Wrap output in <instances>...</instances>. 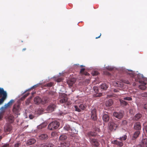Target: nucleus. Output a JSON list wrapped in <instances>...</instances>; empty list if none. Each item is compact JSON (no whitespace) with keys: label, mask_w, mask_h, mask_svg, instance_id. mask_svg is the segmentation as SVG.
<instances>
[{"label":"nucleus","mask_w":147,"mask_h":147,"mask_svg":"<svg viewBox=\"0 0 147 147\" xmlns=\"http://www.w3.org/2000/svg\"><path fill=\"white\" fill-rule=\"evenodd\" d=\"M59 122L57 121H54L50 123L48 125V128L50 130L57 129L59 126Z\"/></svg>","instance_id":"obj_1"},{"label":"nucleus","mask_w":147,"mask_h":147,"mask_svg":"<svg viewBox=\"0 0 147 147\" xmlns=\"http://www.w3.org/2000/svg\"><path fill=\"white\" fill-rule=\"evenodd\" d=\"M121 82L117 81L115 82L114 83V85L116 86L121 88L123 86V83L127 84H130V82L127 80L121 79Z\"/></svg>","instance_id":"obj_2"},{"label":"nucleus","mask_w":147,"mask_h":147,"mask_svg":"<svg viewBox=\"0 0 147 147\" xmlns=\"http://www.w3.org/2000/svg\"><path fill=\"white\" fill-rule=\"evenodd\" d=\"M6 96V92L4 91L3 88H0V104L3 103Z\"/></svg>","instance_id":"obj_3"},{"label":"nucleus","mask_w":147,"mask_h":147,"mask_svg":"<svg viewBox=\"0 0 147 147\" xmlns=\"http://www.w3.org/2000/svg\"><path fill=\"white\" fill-rule=\"evenodd\" d=\"M93 89L94 91L93 94V96L94 97H100L102 95V93L99 92L98 87L94 86Z\"/></svg>","instance_id":"obj_4"},{"label":"nucleus","mask_w":147,"mask_h":147,"mask_svg":"<svg viewBox=\"0 0 147 147\" xmlns=\"http://www.w3.org/2000/svg\"><path fill=\"white\" fill-rule=\"evenodd\" d=\"M14 100H11L8 103L5 104L3 107L1 108L0 110L2 111H5V110L11 106L12 103L14 102Z\"/></svg>","instance_id":"obj_5"},{"label":"nucleus","mask_w":147,"mask_h":147,"mask_svg":"<svg viewBox=\"0 0 147 147\" xmlns=\"http://www.w3.org/2000/svg\"><path fill=\"white\" fill-rule=\"evenodd\" d=\"M90 141L93 146L98 147L99 145V143L98 140L95 139H90Z\"/></svg>","instance_id":"obj_6"},{"label":"nucleus","mask_w":147,"mask_h":147,"mask_svg":"<svg viewBox=\"0 0 147 147\" xmlns=\"http://www.w3.org/2000/svg\"><path fill=\"white\" fill-rule=\"evenodd\" d=\"M109 129L111 131L115 130L117 127V125L113 122H111L109 123Z\"/></svg>","instance_id":"obj_7"},{"label":"nucleus","mask_w":147,"mask_h":147,"mask_svg":"<svg viewBox=\"0 0 147 147\" xmlns=\"http://www.w3.org/2000/svg\"><path fill=\"white\" fill-rule=\"evenodd\" d=\"M91 118L94 121L96 120L97 116L96 109L94 108L92 109L91 111Z\"/></svg>","instance_id":"obj_8"},{"label":"nucleus","mask_w":147,"mask_h":147,"mask_svg":"<svg viewBox=\"0 0 147 147\" xmlns=\"http://www.w3.org/2000/svg\"><path fill=\"white\" fill-rule=\"evenodd\" d=\"M113 115L115 117L118 119H121L123 117L124 114L123 112H114Z\"/></svg>","instance_id":"obj_9"},{"label":"nucleus","mask_w":147,"mask_h":147,"mask_svg":"<svg viewBox=\"0 0 147 147\" xmlns=\"http://www.w3.org/2000/svg\"><path fill=\"white\" fill-rule=\"evenodd\" d=\"M79 108L76 105L74 106L76 111L78 112H80L81 111V109L84 110L86 109V106L83 104H81L79 106Z\"/></svg>","instance_id":"obj_10"},{"label":"nucleus","mask_w":147,"mask_h":147,"mask_svg":"<svg viewBox=\"0 0 147 147\" xmlns=\"http://www.w3.org/2000/svg\"><path fill=\"white\" fill-rule=\"evenodd\" d=\"M27 124V123L26 121L24 122L21 124V125H20V127L22 129H20V131H22L28 127V125Z\"/></svg>","instance_id":"obj_11"},{"label":"nucleus","mask_w":147,"mask_h":147,"mask_svg":"<svg viewBox=\"0 0 147 147\" xmlns=\"http://www.w3.org/2000/svg\"><path fill=\"white\" fill-rule=\"evenodd\" d=\"M34 103L36 104H42V99L39 96L35 97L34 99Z\"/></svg>","instance_id":"obj_12"},{"label":"nucleus","mask_w":147,"mask_h":147,"mask_svg":"<svg viewBox=\"0 0 147 147\" xmlns=\"http://www.w3.org/2000/svg\"><path fill=\"white\" fill-rule=\"evenodd\" d=\"M134 128L136 130H139L141 129V126L140 123L139 122H137L135 123Z\"/></svg>","instance_id":"obj_13"},{"label":"nucleus","mask_w":147,"mask_h":147,"mask_svg":"<svg viewBox=\"0 0 147 147\" xmlns=\"http://www.w3.org/2000/svg\"><path fill=\"white\" fill-rule=\"evenodd\" d=\"M55 107V105L54 104H51L48 106L47 110L49 112H51L54 111Z\"/></svg>","instance_id":"obj_14"},{"label":"nucleus","mask_w":147,"mask_h":147,"mask_svg":"<svg viewBox=\"0 0 147 147\" xmlns=\"http://www.w3.org/2000/svg\"><path fill=\"white\" fill-rule=\"evenodd\" d=\"M112 144L117 145L119 147L123 146V144L122 141H119L117 140L112 141L111 142Z\"/></svg>","instance_id":"obj_15"},{"label":"nucleus","mask_w":147,"mask_h":147,"mask_svg":"<svg viewBox=\"0 0 147 147\" xmlns=\"http://www.w3.org/2000/svg\"><path fill=\"white\" fill-rule=\"evenodd\" d=\"M13 112L16 114H18V104H15L13 106Z\"/></svg>","instance_id":"obj_16"},{"label":"nucleus","mask_w":147,"mask_h":147,"mask_svg":"<svg viewBox=\"0 0 147 147\" xmlns=\"http://www.w3.org/2000/svg\"><path fill=\"white\" fill-rule=\"evenodd\" d=\"M36 141V140L34 138L29 139L27 141L26 144L27 146H30L34 144Z\"/></svg>","instance_id":"obj_17"},{"label":"nucleus","mask_w":147,"mask_h":147,"mask_svg":"<svg viewBox=\"0 0 147 147\" xmlns=\"http://www.w3.org/2000/svg\"><path fill=\"white\" fill-rule=\"evenodd\" d=\"M102 119L104 121L108 122L109 119V117L108 114H104L102 117Z\"/></svg>","instance_id":"obj_18"},{"label":"nucleus","mask_w":147,"mask_h":147,"mask_svg":"<svg viewBox=\"0 0 147 147\" xmlns=\"http://www.w3.org/2000/svg\"><path fill=\"white\" fill-rule=\"evenodd\" d=\"M50 100V99L48 96L45 97L42 99V104L45 105Z\"/></svg>","instance_id":"obj_19"},{"label":"nucleus","mask_w":147,"mask_h":147,"mask_svg":"<svg viewBox=\"0 0 147 147\" xmlns=\"http://www.w3.org/2000/svg\"><path fill=\"white\" fill-rule=\"evenodd\" d=\"M39 138L40 139L42 140H46L48 138V136L47 134H40L39 136Z\"/></svg>","instance_id":"obj_20"},{"label":"nucleus","mask_w":147,"mask_h":147,"mask_svg":"<svg viewBox=\"0 0 147 147\" xmlns=\"http://www.w3.org/2000/svg\"><path fill=\"white\" fill-rule=\"evenodd\" d=\"M70 146L69 142L67 141L61 143V147H69Z\"/></svg>","instance_id":"obj_21"},{"label":"nucleus","mask_w":147,"mask_h":147,"mask_svg":"<svg viewBox=\"0 0 147 147\" xmlns=\"http://www.w3.org/2000/svg\"><path fill=\"white\" fill-rule=\"evenodd\" d=\"M141 147H147V138L143 139L141 145Z\"/></svg>","instance_id":"obj_22"},{"label":"nucleus","mask_w":147,"mask_h":147,"mask_svg":"<svg viewBox=\"0 0 147 147\" xmlns=\"http://www.w3.org/2000/svg\"><path fill=\"white\" fill-rule=\"evenodd\" d=\"M75 81L76 80L74 78H73L68 80L67 83L69 86H72L75 83Z\"/></svg>","instance_id":"obj_23"},{"label":"nucleus","mask_w":147,"mask_h":147,"mask_svg":"<svg viewBox=\"0 0 147 147\" xmlns=\"http://www.w3.org/2000/svg\"><path fill=\"white\" fill-rule=\"evenodd\" d=\"M113 103V101L112 99H109L105 103L106 106L107 107H110Z\"/></svg>","instance_id":"obj_24"},{"label":"nucleus","mask_w":147,"mask_h":147,"mask_svg":"<svg viewBox=\"0 0 147 147\" xmlns=\"http://www.w3.org/2000/svg\"><path fill=\"white\" fill-rule=\"evenodd\" d=\"M67 98L66 96H63L62 98L60 100L61 103H66L67 101Z\"/></svg>","instance_id":"obj_25"},{"label":"nucleus","mask_w":147,"mask_h":147,"mask_svg":"<svg viewBox=\"0 0 147 147\" xmlns=\"http://www.w3.org/2000/svg\"><path fill=\"white\" fill-rule=\"evenodd\" d=\"M142 116V114L140 113L137 114L133 117V119L134 120L137 121Z\"/></svg>","instance_id":"obj_26"},{"label":"nucleus","mask_w":147,"mask_h":147,"mask_svg":"<svg viewBox=\"0 0 147 147\" xmlns=\"http://www.w3.org/2000/svg\"><path fill=\"white\" fill-rule=\"evenodd\" d=\"M140 134V132L139 131H136L134 134L132 139L134 140L136 138L139 136Z\"/></svg>","instance_id":"obj_27"},{"label":"nucleus","mask_w":147,"mask_h":147,"mask_svg":"<svg viewBox=\"0 0 147 147\" xmlns=\"http://www.w3.org/2000/svg\"><path fill=\"white\" fill-rule=\"evenodd\" d=\"M53 144L51 143L44 144L41 145V147H53Z\"/></svg>","instance_id":"obj_28"},{"label":"nucleus","mask_w":147,"mask_h":147,"mask_svg":"<svg viewBox=\"0 0 147 147\" xmlns=\"http://www.w3.org/2000/svg\"><path fill=\"white\" fill-rule=\"evenodd\" d=\"M87 135L89 138H90L95 136L96 135V134L93 132L90 131L87 133Z\"/></svg>","instance_id":"obj_29"},{"label":"nucleus","mask_w":147,"mask_h":147,"mask_svg":"<svg viewBox=\"0 0 147 147\" xmlns=\"http://www.w3.org/2000/svg\"><path fill=\"white\" fill-rule=\"evenodd\" d=\"M67 138L66 136L65 135H61L59 138V140L60 141H63L66 140Z\"/></svg>","instance_id":"obj_30"},{"label":"nucleus","mask_w":147,"mask_h":147,"mask_svg":"<svg viewBox=\"0 0 147 147\" xmlns=\"http://www.w3.org/2000/svg\"><path fill=\"white\" fill-rule=\"evenodd\" d=\"M100 88L101 89L105 90L108 88L107 85L105 83L102 84L100 86Z\"/></svg>","instance_id":"obj_31"},{"label":"nucleus","mask_w":147,"mask_h":147,"mask_svg":"<svg viewBox=\"0 0 147 147\" xmlns=\"http://www.w3.org/2000/svg\"><path fill=\"white\" fill-rule=\"evenodd\" d=\"M46 125L45 123H42L38 125L37 127L38 129H40L42 128L45 127Z\"/></svg>","instance_id":"obj_32"},{"label":"nucleus","mask_w":147,"mask_h":147,"mask_svg":"<svg viewBox=\"0 0 147 147\" xmlns=\"http://www.w3.org/2000/svg\"><path fill=\"white\" fill-rule=\"evenodd\" d=\"M146 84V83L144 82L143 85H140L139 86V88L140 89L142 90H144L146 89V86H145Z\"/></svg>","instance_id":"obj_33"},{"label":"nucleus","mask_w":147,"mask_h":147,"mask_svg":"<svg viewBox=\"0 0 147 147\" xmlns=\"http://www.w3.org/2000/svg\"><path fill=\"white\" fill-rule=\"evenodd\" d=\"M127 138V136L126 135H124L123 136L120 137L119 138H117L118 139H119L121 140V141L122 140H125Z\"/></svg>","instance_id":"obj_34"},{"label":"nucleus","mask_w":147,"mask_h":147,"mask_svg":"<svg viewBox=\"0 0 147 147\" xmlns=\"http://www.w3.org/2000/svg\"><path fill=\"white\" fill-rule=\"evenodd\" d=\"M128 74L132 77H133L135 75V73L131 71H129V72Z\"/></svg>","instance_id":"obj_35"},{"label":"nucleus","mask_w":147,"mask_h":147,"mask_svg":"<svg viewBox=\"0 0 147 147\" xmlns=\"http://www.w3.org/2000/svg\"><path fill=\"white\" fill-rule=\"evenodd\" d=\"M53 83L52 82H50L46 84L45 85V86L49 87H51L53 85Z\"/></svg>","instance_id":"obj_36"},{"label":"nucleus","mask_w":147,"mask_h":147,"mask_svg":"<svg viewBox=\"0 0 147 147\" xmlns=\"http://www.w3.org/2000/svg\"><path fill=\"white\" fill-rule=\"evenodd\" d=\"M29 94V93H27L24 94L23 96L21 98V100H23Z\"/></svg>","instance_id":"obj_37"},{"label":"nucleus","mask_w":147,"mask_h":147,"mask_svg":"<svg viewBox=\"0 0 147 147\" xmlns=\"http://www.w3.org/2000/svg\"><path fill=\"white\" fill-rule=\"evenodd\" d=\"M120 103L122 105H124V106H126L127 104V103L126 101L123 100H120Z\"/></svg>","instance_id":"obj_38"},{"label":"nucleus","mask_w":147,"mask_h":147,"mask_svg":"<svg viewBox=\"0 0 147 147\" xmlns=\"http://www.w3.org/2000/svg\"><path fill=\"white\" fill-rule=\"evenodd\" d=\"M64 130L67 131H69L70 129V127L69 125H67L64 127Z\"/></svg>","instance_id":"obj_39"},{"label":"nucleus","mask_w":147,"mask_h":147,"mask_svg":"<svg viewBox=\"0 0 147 147\" xmlns=\"http://www.w3.org/2000/svg\"><path fill=\"white\" fill-rule=\"evenodd\" d=\"M92 75L93 76H96V75H98L99 74L98 71H93L92 72Z\"/></svg>","instance_id":"obj_40"},{"label":"nucleus","mask_w":147,"mask_h":147,"mask_svg":"<svg viewBox=\"0 0 147 147\" xmlns=\"http://www.w3.org/2000/svg\"><path fill=\"white\" fill-rule=\"evenodd\" d=\"M132 98L131 97H125L123 98L124 100H131Z\"/></svg>","instance_id":"obj_41"},{"label":"nucleus","mask_w":147,"mask_h":147,"mask_svg":"<svg viewBox=\"0 0 147 147\" xmlns=\"http://www.w3.org/2000/svg\"><path fill=\"white\" fill-rule=\"evenodd\" d=\"M106 68L107 69L110 70V71H112V70L113 68V67H111L110 66H107L106 67Z\"/></svg>","instance_id":"obj_42"},{"label":"nucleus","mask_w":147,"mask_h":147,"mask_svg":"<svg viewBox=\"0 0 147 147\" xmlns=\"http://www.w3.org/2000/svg\"><path fill=\"white\" fill-rule=\"evenodd\" d=\"M127 122L126 120H123L122 122V124L123 125H126L127 124Z\"/></svg>","instance_id":"obj_43"},{"label":"nucleus","mask_w":147,"mask_h":147,"mask_svg":"<svg viewBox=\"0 0 147 147\" xmlns=\"http://www.w3.org/2000/svg\"><path fill=\"white\" fill-rule=\"evenodd\" d=\"M41 84L40 83H39V84H38L36 85H34V86H33L31 88V89H34V88H36L37 87H38Z\"/></svg>","instance_id":"obj_44"},{"label":"nucleus","mask_w":147,"mask_h":147,"mask_svg":"<svg viewBox=\"0 0 147 147\" xmlns=\"http://www.w3.org/2000/svg\"><path fill=\"white\" fill-rule=\"evenodd\" d=\"M142 96L143 97H147V92H144L142 94Z\"/></svg>","instance_id":"obj_45"},{"label":"nucleus","mask_w":147,"mask_h":147,"mask_svg":"<svg viewBox=\"0 0 147 147\" xmlns=\"http://www.w3.org/2000/svg\"><path fill=\"white\" fill-rule=\"evenodd\" d=\"M85 70L84 68H82L80 70V73L81 74H84Z\"/></svg>","instance_id":"obj_46"},{"label":"nucleus","mask_w":147,"mask_h":147,"mask_svg":"<svg viewBox=\"0 0 147 147\" xmlns=\"http://www.w3.org/2000/svg\"><path fill=\"white\" fill-rule=\"evenodd\" d=\"M62 79L60 78H57L56 79V81L57 82H60L62 81Z\"/></svg>","instance_id":"obj_47"},{"label":"nucleus","mask_w":147,"mask_h":147,"mask_svg":"<svg viewBox=\"0 0 147 147\" xmlns=\"http://www.w3.org/2000/svg\"><path fill=\"white\" fill-rule=\"evenodd\" d=\"M5 130H6L7 131H10V129L9 127H8L7 128H6V126H5Z\"/></svg>","instance_id":"obj_48"},{"label":"nucleus","mask_w":147,"mask_h":147,"mask_svg":"<svg viewBox=\"0 0 147 147\" xmlns=\"http://www.w3.org/2000/svg\"><path fill=\"white\" fill-rule=\"evenodd\" d=\"M34 117V116L32 115H30L29 116V118L30 119H32Z\"/></svg>","instance_id":"obj_49"},{"label":"nucleus","mask_w":147,"mask_h":147,"mask_svg":"<svg viewBox=\"0 0 147 147\" xmlns=\"http://www.w3.org/2000/svg\"><path fill=\"white\" fill-rule=\"evenodd\" d=\"M49 95H51L53 96V95L54 92H52V91H50L49 92Z\"/></svg>","instance_id":"obj_50"},{"label":"nucleus","mask_w":147,"mask_h":147,"mask_svg":"<svg viewBox=\"0 0 147 147\" xmlns=\"http://www.w3.org/2000/svg\"><path fill=\"white\" fill-rule=\"evenodd\" d=\"M144 107L145 109L147 110V103L145 104L144 105Z\"/></svg>","instance_id":"obj_51"},{"label":"nucleus","mask_w":147,"mask_h":147,"mask_svg":"<svg viewBox=\"0 0 147 147\" xmlns=\"http://www.w3.org/2000/svg\"><path fill=\"white\" fill-rule=\"evenodd\" d=\"M119 89H115L113 90V91L115 92H119Z\"/></svg>","instance_id":"obj_52"},{"label":"nucleus","mask_w":147,"mask_h":147,"mask_svg":"<svg viewBox=\"0 0 147 147\" xmlns=\"http://www.w3.org/2000/svg\"><path fill=\"white\" fill-rule=\"evenodd\" d=\"M8 146H9V144H4L3 146V147H8Z\"/></svg>","instance_id":"obj_53"},{"label":"nucleus","mask_w":147,"mask_h":147,"mask_svg":"<svg viewBox=\"0 0 147 147\" xmlns=\"http://www.w3.org/2000/svg\"><path fill=\"white\" fill-rule=\"evenodd\" d=\"M55 133L54 132H52L51 133V136L53 137H54L55 136Z\"/></svg>","instance_id":"obj_54"},{"label":"nucleus","mask_w":147,"mask_h":147,"mask_svg":"<svg viewBox=\"0 0 147 147\" xmlns=\"http://www.w3.org/2000/svg\"><path fill=\"white\" fill-rule=\"evenodd\" d=\"M82 102V100H81L80 102ZM76 103H80V102L79 101V100H77L76 101Z\"/></svg>","instance_id":"obj_55"},{"label":"nucleus","mask_w":147,"mask_h":147,"mask_svg":"<svg viewBox=\"0 0 147 147\" xmlns=\"http://www.w3.org/2000/svg\"><path fill=\"white\" fill-rule=\"evenodd\" d=\"M9 122L11 123L13 121V119H9Z\"/></svg>","instance_id":"obj_56"},{"label":"nucleus","mask_w":147,"mask_h":147,"mask_svg":"<svg viewBox=\"0 0 147 147\" xmlns=\"http://www.w3.org/2000/svg\"><path fill=\"white\" fill-rule=\"evenodd\" d=\"M65 104H67V105H70L71 104V103H70V102H68L67 101L66 103H65Z\"/></svg>","instance_id":"obj_57"},{"label":"nucleus","mask_w":147,"mask_h":147,"mask_svg":"<svg viewBox=\"0 0 147 147\" xmlns=\"http://www.w3.org/2000/svg\"><path fill=\"white\" fill-rule=\"evenodd\" d=\"M145 130H146V132L147 133V125L145 126Z\"/></svg>","instance_id":"obj_58"},{"label":"nucleus","mask_w":147,"mask_h":147,"mask_svg":"<svg viewBox=\"0 0 147 147\" xmlns=\"http://www.w3.org/2000/svg\"><path fill=\"white\" fill-rule=\"evenodd\" d=\"M101 33H100V35L98 36L97 37H96V39H97L98 38H99L100 37V36H101Z\"/></svg>","instance_id":"obj_59"},{"label":"nucleus","mask_w":147,"mask_h":147,"mask_svg":"<svg viewBox=\"0 0 147 147\" xmlns=\"http://www.w3.org/2000/svg\"><path fill=\"white\" fill-rule=\"evenodd\" d=\"M18 144H15L14 147H18Z\"/></svg>","instance_id":"obj_60"},{"label":"nucleus","mask_w":147,"mask_h":147,"mask_svg":"<svg viewBox=\"0 0 147 147\" xmlns=\"http://www.w3.org/2000/svg\"><path fill=\"white\" fill-rule=\"evenodd\" d=\"M26 50V48H24L22 49V51H24Z\"/></svg>","instance_id":"obj_61"},{"label":"nucleus","mask_w":147,"mask_h":147,"mask_svg":"<svg viewBox=\"0 0 147 147\" xmlns=\"http://www.w3.org/2000/svg\"><path fill=\"white\" fill-rule=\"evenodd\" d=\"M84 67V66L83 65H81V66H80L81 67Z\"/></svg>","instance_id":"obj_62"},{"label":"nucleus","mask_w":147,"mask_h":147,"mask_svg":"<svg viewBox=\"0 0 147 147\" xmlns=\"http://www.w3.org/2000/svg\"><path fill=\"white\" fill-rule=\"evenodd\" d=\"M27 100L28 102V103L29 102V100Z\"/></svg>","instance_id":"obj_63"},{"label":"nucleus","mask_w":147,"mask_h":147,"mask_svg":"<svg viewBox=\"0 0 147 147\" xmlns=\"http://www.w3.org/2000/svg\"><path fill=\"white\" fill-rule=\"evenodd\" d=\"M2 138V137L1 136H0V140Z\"/></svg>","instance_id":"obj_64"}]
</instances>
